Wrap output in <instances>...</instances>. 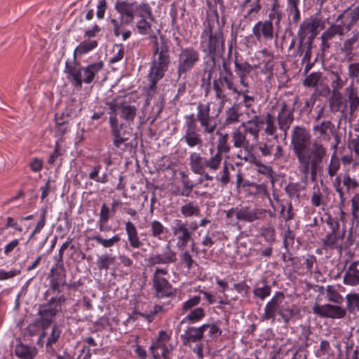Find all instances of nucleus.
<instances>
[{"mask_svg":"<svg viewBox=\"0 0 359 359\" xmlns=\"http://www.w3.org/2000/svg\"><path fill=\"white\" fill-rule=\"evenodd\" d=\"M93 241H96L97 243L101 245L105 248H109L118 243L121 238L119 235L116 234L110 238H103L100 235H95L91 237Z\"/></svg>","mask_w":359,"mask_h":359,"instance_id":"obj_43","label":"nucleus"},{"mask_svg":"<svg viewBox=\"0 0 359 359\" xmlns=\"http://www.w3.org/2000/svg\"><path fill=\"white\" fill-rule=\"evenodd\" d=\"M182 253L180 255V260L182 264L184 267L190 269L193 267L194 260L189 254V252L187 250H182Z\"/></svg>","mask_w":359,"mask_h":359,"instance_id":"obj_62","label":"nucleus"},{"mask_svg":"<svg viewBox=\"0 0 359 359\" xmlns=\"http://www.w3.org/2000/svg\"><path fill=\"white\" fill-rule=\"evenodd\" d=\"M111 210L107 205V204L103 203L101 206L99 219L97 222V225L98 226L99 230L100 231H104L107 230L105 226L108 222L109 219L111 218Z\"/></svg>","mask_w":359,"mask_h":359,"instance_id":"obj_40","label":"nucleus"},{"mask_svg":"<svg viewBox=\"0 0 359 359\" xmlns=\"http://www.w3.org/2000/svg\"><path fill=\"white\" fill-rule=\"evenodd\" d=\"M277 120L278 128L283 132L284 138H286L287 131L293 122L294 115L292 109L289 107L285 102H282L280 104Z\"/></svg>","mask_w":359,"mask_h":359,"instance_id":"obj_18","label":"nucleus"},{"mask_svg":"<svg viewBox=\"0 0 359 359\" xmlns=\"http://www.w3.org/2000/svg\"><path fill=\"white\" fill-rule=\"evenodd\" d=\"M200 48L212 60L221 56L224 51L222 31L219 28H213L209 22L205 23L201 34Z\"/></svg>","mask_w":359,"mask_h":359,"instance_id":"obj_3","label":"nucleus"},{"mask_svg":"<svg viewBox=\"0 0 359 359\" xmlns=\"http://www.w3.org/2000/svg\"><path fill=\"white\" fill-rule=\"evenodd\" d=\"M334 128V124L330 121H324L316 124L313 128L314 133L317 135L316 139L319 140H329V132H332Z\"/></svg>","mask_w":359,"mask_h":359,"instance_id":"obj_27","label":"nucleus"},{"mask_svg":"<svg viewBox=\"0 0 359 359\" xmlns=\"http://www.w3.org/2000/svg\"><path fill=\"white\" fill-rule=\"evenodd\" d=\"M320 25V20L317 18H311L307 20L303 21L299 28L297 35L299 39L305 41L306 37H309V41L312 42V40L317 35V30Z\"/></svg>","mask_w":359,"mask_h":359,"instance_id":"obj_21","label":"nucleus"},{"mask_svg":"<svg viewBox=\"0 0 359 359\" xmlns=\"http://www.w3.org/2000/svg\"><path fill=\"white\" fill-rule=\"evenodd\" d=\"M215 179L216 180L219 181L221 183V184L224 187L226 186L229 182L230 172L226 162H225L223 164L221 175L217 176Z\"/></svg>","mask_w":359,"mask_h":359,"instance_id":"obj_52","label":"nucleus"},{"mask_svg":"<svg viewBox=\"0 0 359 359\" xmlns=\"http://www.w3.org/2000/svg\"><path fill=\"white\" fill-rule=\"evenodd\" d=\"M217 140L216 144V151L213 149H210L212 156L220 168L223 155L228 154L231 151V145L229 142V135L217 131Z\"/></svg>","mask_w":359,"mask_h":359,"instance_id":"obj_19","label":"nucleus"},{"mask_svg":"<svg viewBox=\"0 0 359 359\" xmlns=\"http://www.w3.org/2000/svg\"><path fill=\"white\" fill-rule=\"evenodd\" d=\"M60 334V329L56 325L53 326L52 327L51 333L47 339L46 346H50L53 344H55V342L58 340Z\"/></svg>","mask_w":359,"mask_h":359,"instance_id":"obj_60","label":"nucleus"},{"mask_svg":"<svg viewBox=\"0 0 359 359\" xmlns=\"http://www.w3.org/2000/svg\"><path fill=\"white\" fill-rule=\"evenodd\" d=\"M332 74L331 93H341V90L346 85L347 79H342L337 72H332Z\"/></svg>","mask_w":359,"mask_h":359,"instance_id":"obj_45","label":"nucleus"},{"mask_svg":"<svg viewBox=\"0 0 359 359\" xmlns=\"http://www.w3.org/2000/svg\"><path fill=\"white\" fill-rule=\"evenodd\" d=\"M148 226L149 228V235L158 241H165L167 238L168 229L158 220L154 219L151 221Z\"/></svg>","mask_w":359,"mask_h":359,"instance_id":"obj_26","label":"nucleus"},{"mask_svg":"<svg viewBox=\"0 0 359 359\" xmlns=\"http://www.w3.org/2000/svg\"><path fill=\"white\" fill-rule=\"evenodd\" d=\"M200 61L199 52L193 47L182 48L177 58V79L186 76Z\"/></svg>","mask_w":359,"mask_h":359,"instance_id":"obj_8","label":"nucleus"},{"mask_svg":"<svg viewBox=\"0 0 359 359\" xmlns=\"http://www.w3.org/2000/svg\"><path fill=\"white\" fill-rule=\"evenodd\" d=\"M287 11L290 15H292V20L294 22L297 23L300 20V11L299 5L300 0H286Z\"/></svg>","mask_w":359,"mask_h":359,"instance_id":"obj_42","label":"nucleus"},{"mask_svg":"<svg viewBox=\"0 0 359 359\" xmlns=\"http://www.w3.org/2000/svg\"><path fill=\"white\" fill-rule=\"evenodd\" d=\"M208 326V324H203L198 327H190L186 332L187 340L191 342H197L201 340Z\"/></svg>","mask_w":359,"mask_h":359,"instance_id":"obj_41","label":"nucleus"},{"mask_svg":"<svg viewBox=\"0 0 359 359\" xmlns=\"http://www.w3.org/2000/svg\"><path fill=\"white\" fill-rule=\"evenodd\" d=\"M110 23L113 27L114 36H119L122 32V27L126 25V23L121 19L118 20L115 18L110 19Z\"/></svg>","mask_w":359,"mask_h":359,"instance_id":"obj_63","label":"nucleus"},{"mask_svg":"<svg viewBox=\"0 0 359 359\" xmlns=\"http://www.w3.org/2000/svg\"><path fill=\"white\" fill-rule=\"evenodd\" d=\"M344 282L346 285H358L359 283V271H346Z\"/></svg>","mask_w":359,"mask_h":359,"instance_id":"obj_49","label":"nucleus"},{"mask_svg":"<svg viewBox=\"0 0 359 359\" xmlns=\"http://www.w3.org/2000/svg\"><path fill=\"white\" fill-rule=\"evenodd\" d=\"M263 125V118L259 115H255L248 121L242 122L239 128L231 133L233 147L237 149L243 148L245 151L244 155L241 151H239L236 155L238 158L243 160L245 162H251L253 158L251 154L252 147L247 136L249 135L253 141L257 142Z\"/></svg>","mask_w":359,"mask_h":359,"instance_id":"obj_2","label":"nucleus"},{"mask_svg":"<svg viewBox=\"0 0 359 359\" xmlns=\"http://www.w3.org/2000/svg\"><path fill=\"white\" fill-rule=\"evenodd\" d=\"M344 34V29L342 25H333L322 34L320 39L323 40H330L336 35L342 36Z\"/></svg>","mask_w":359,"mask_h":359,"instance_id":"obj_44","label":"nucleus"},{"mask_svg":"<svg viewBox=\"0 0 359 359\" xmlns=\"http://www.w3.org/2000/svg\"><path fill=\"white\" fill-rule=\"evenodd\" d=\"M189 165L194 174L203 173L204 170L206 169H209L212 172H216L219 168L212 156L210 158H206L197 151L190 153Z\"/></svg>","mask_w":359,"mask_h":359,"instance_id":"obj_10","label":"nucleus"},{"mask_svg":"<svg viewBox=\"0 0 359 359\" xmlns=\"http://www.w3.org/2000/svg\"><path fill=\"white\" fill-rule=\"evenodd\" d=\"M294 234L290 229H287L284 233L283 245L287 251L292 247L294 242Z\"/></svg>","mask_w":359,"mask_h":359,"instance_id":"obj_55","label":"nucleus"},{"mask_svg":"<svg viewBox=\"0 0 359 359\" xmlns=\"http://www.w3.org/2000/svg\"><path fill=\"white\" fill-rule=\"evenodd\" d=\"M348 74L351 79H359V62L348 65Z\"/></svg>","mask_w":359,"mask_h":359,"instance_id":"obj_64","label":"nucleus"},{"mask_svg":"<svg viewBox=\"0 0 359 359\" xmlns=\"http://www.w3.org/2000/svg\"><path fill=\"white\" fill-rule=\"evenodd\" d=\"M327 297L329 301L337 304H341L344 301L343 297L337 292L333 286H327L326 289Z\"/></svg>","mask_w":359,"mask_h":359,"instance_id":"obj_51","label":"nucleus"},{"mask_svg":"<svg viewBox=\"0 0 359 359\" xmlns=\"http://www.w3.org/2000/svg\"><path fill=\"white\" fill-rule=\"evenodd\" d=\"M170 63V55H153L148 75L151 89H154L157 82L163 77L165 72L168 69Z\"/></svg>","mask_w":359,"mask_h":359,"instance_id":"obj_9","label":"nucleus"},{"mask_svg":"<svg viewBox=\"0 0 359 359\" xmlns=\"http://www.w3.org/2000/svg\"><path fill=\"white\" fill-rule=\"evenodd\" d=\"M344 233L345 230H344L342 233L331 231L323 239L322 242L323 245L330 248H337L338 243L344 238Z\"/></svg>","mask_w":359,"mask_h":359,"instance_id":"obj_38","label":"nucleus"},{"mask_svg":"<svg viewBox=\"0 0 359 359\" xmlns=\"http://www.w3.org/2000/svg\"><path fill=\"white\" fill-rule=\"evenodd\" d=\"M166 273V271H155L153 286L158 298L168 297L173 294L172 288L165 277Z\"/></svg>","mask_w":359,"mask_h":359,"instance_id":"obj_17","label":"nucleus"},{"mask_svg":"<svg viewBox=\"0 0 359 359\" xmlns=\"http://www.w3.org/2000/svg\"><path fill=\"white\" fill-rule=\"evenodd\" d=\"M329 107L332 113H337L346 108V105L344 104L342 93H331V95L328 100Z\"/></svg>","mask_w":359,"mask_h":359,"instance_id":"obj_36","label":"nucleus"},{"mask_svg":"<svg viewBox=\"0 0 359 359\" xmlns=\"http://www.w3.org/2000/svg\"><path fill=\"white\" fill-rule=\"evenodd\" d=\"M15 353L21 359H34L37 354V349L34 346L19 344L15 346Z\"/></svg>","mask_w":359,"mask_h":359,"instance_id":"obj_31","label":"nucleus"},{"mask_svg":"<svg viewBox=\"0 0 359 359\" xmlns=\"http://www.w3.org/2000/svg\"><path fill=\"white\" fill-rule=\"evenodd\" d=\"M140 7V4L135 1H118L114 5V9L119 13L121 20L126 23V25L134 23Z\"/></svg>","mask_w":359,"mask_h":359,"instance_id":"obj_15","label":"nucleus"},{"mask_svg":"<svg viewBox=\"0 0 359 359\" xmlns=\"http://www.w3.org/2000/svg\"><path fill=\"white\" fill-rule=\"evenodd\" d=\"M115 48L116 49V52L114 53V55L110 58L109 62L110 63H116L119 61H121L123 56L125 53V48L123 44H117L115 46Z\"/></svg>","mask_w":359,"mask_h":359,"instance_id":"obj_61","label":"nucleus"},{"mask_svg":"<svg viewBox=\"0 0 359 359\" xmlns=\"http://www.w3.org/2000/svg\"><path fill=\"white\" fill-rule=\"evenodd\" d=\"M98 45L96 40L83 41L81 42L74 51V59H76V55H85L90 51L94 50Z\"/></svg>","mask_w":359,"mask_h":359,"instance_id":"obj_39","label":"nucleus"},{"mask_svg":"<svg viewBox=\"0 0 359 359\" xmlns=\"http://www.w3.org/2000/svg\"><path fill=\"white\" fill-rule=\"evenodd\" d=\"M126 231L128 236V241L131 247L139 248L142 245V243L138 237L137 230L132 222L128 221L126 222Z\"/></svg>","mask_w":359,"mask_h":359,"instance_id":"obj_29","label":"nucleus"},{"mask_svg":"<svg viewBox=\"0 0 359 359\" xmlns=\"http://www.w3.org/2000/svg\"><path fill=\"white\" fill-rule=\"evenodd\" d=\"M325 155V147L320 140L315 139L311 144V147L306 149L297 157L299 171L306 176L311 169L312 173L315 174Z\"/></svg>","mask_w":359,"mask_h":359,"instance_id":"obj_5","label":"nucleus"},{"mask_svg":"<svg viewBox=\"0 0 359 359\" xmlns=\"http://www.w3.org/2000/svg\"><path fill=\"white\" fill-rule=\"evenodd\" d=\"M310 141L311 134L306 128L298 126L293 128L291 135V144L297 157L308 149Z\"/></svg>","mask_w":359,"mask_h":359,"instance_id":"obj_12","label":"nucleus"},{"mask_svg":"<svg viewBox=\"0 0 359 359\" xmlns=\"http://www.w3.org/2000/svg\"><path fill=\"white\" fill-rule=\"evenodd\" d=\"M346 101L348 104L351 114H353L359 107V90L355 87L353 82L345 89Z\"/></svg>","mask_w":359,"mask_h":359,"instance_id":"obj_25","label":"nucleus"},{"mask_svg":"<svg viewBox=\"0 0 359 359\" xmlns=\"http://www.w3.org/2000/svg\"><path fill=\"white\" fill-rule=\"evenodd\" d=\"M253 35L259 42L270 41L273 37V26L271 20L259 21L252 27Z\"/></svg>","mask_w":359,"mask_h":359,"instance_id":"obj_23","label":"nucleus"},{"mask_svg":"<svg viewBox=\"0 0 359 359\" xmlns=\"http://www.w3.org/2000/svg\"><path fill=\"white\" fill-rule=\"evenodd\" d=\"M313 313L323 318H341L346 314V310L339 306L324 304L315 305Z\"/></svg>","mask_w":359,"mask_h":359,"instance_id":"obj_24","label":"nucleus"},{"mask_svg":"<svg viewBox=\"0 0 359 359\" xmlns=\"http://www.w3.org/2000/svg\"><path fill=\"white\" fill-rule=\"evenodd\" d=\"M210 102H200L196 107V115L194 114L187 115V121L184 125V135L182 140L184 141L190 148L202 147L203 140L196 121L200 123L205 134H212L217 127V118L210 114Z\"/></svg>","mask_w":359,"mask_h":359,"instance_id":"obj_1","label":"nucleus"},{"mask_svg":"<svg viewBox=\"0 0 359 359\" xmlns=\"http://www.w3.org/2000/svg\"><path fill=\"white\" fill-rule=\"evenodd\" d=\"M154 55H170L169 41L165 36L161 35L159 38H154Z\"/></svg>","mask_w":359,"mask_h":359,"instance_id":"obj_30","label":"nucleus"},{"mask_svg":"<svg viewBox=\"0 0 359 359\" xmlns=\"http://www.w3.org/2000/svg\"><path fill=\"white\" fill-rule=\"evenodd\" d=\"M268 211L263 208H250L248 206L238 207L237 220L252 223L255 220L263 219Z\"/></svg>","mask_w":359,"mask_h":359,"instance_id":"obj_22","label":"nucleus"},{"mask_svg":"<svg viewBox=\"0 0 359 359\" xmlns=\"http://www.w3.org/2000/svg\"><path fill=\"white\" fill-rule=\"evenodd\" d=\"M340 163L338 158L334 156H332L330 161L328 165L327 172L330 177L336 175L337 172L339 170Z\"/></svg>","mask_w":359,"mask_h":359,"instance_id":"obj_56","label":"nucleus"},{"mask_svg":"<svg viewBox=\"0 0 359 359\" xmlns=\"http://www.w3.org/2000/svg\"><path fill=\"white\" fill-rule=\"evenodd\" d=\"M135 26L138 32L142 35H146L151 31V23L154 20L152 10L147 3H140L137 16L135 18Z\"/></svg>","mask_w":359,"mask_h":359,"instance_id":"obj_14","label":"nucleus"},{"mask_svg":"<svg viewBox=\"0 0 359 359\" xmlns=\"http://www.w3.org/2000/svg\"><path fill=\"white\" fill-rule=\"evenodd\" d=\"M235 72L239 79V82L245 88H248V83L246 81L248 75L252 70V67L247 62L239 63L235 61Z\"/></svg>","mask_w":359,"mask_h":359,"instance_id":"obj_28","label":"nucleus"},{"mask_svg":"<svg viewBox=\"0 0 359 359\" xmlns=\"http://www.w3.org/2000/svg\"><path fill=\"white\" fill-rule=\"evenodd\" d=\"M169 335L165 331L159 332L157 339L150 346V350L155 359L161 357L164 359H169L170 352L172 347L168 344Z\"/></svg>","mask_w":359,"mask_h":359,"instance_id":"obj_16","label":"nucleus"},{"mask_svg":"<svg viewBox=\"0 0 359 359\" xmlns=\"http://www.w3.org/2000/svg\"><path fill=\"white\" fill-rule=\"evenodd\" d=\"M259 149L262 156H270L273 149V144H272L271 140L269 138L266 139L264 143L260 144Z\"/></svg>","mask_w":359,"mask_h":359,"instance_id":"obj_58","label":"nucleus"},{"mask_svg":"<svg viewBox=\"0 0 359 359\" xmlns=\"http://www.w3.org/2000/svg\"><path fill=\"white\" fill-rule=\"evenodd\" d=\"M109 109V118H115L118 123L117 115L123 119L128 125L133 123L137 115V108L135 104L126 102L122 97H117L106 103Z\"/></svg>","mask_w":359,"mask_h":359,"instance_id":"obj_7","label":"nucleus"},{"mask_svg":"<svg viewBox=\"0 0 359 359\" xmlns=\"http://www.w3.org/2000/svg\"><path fill=\"white\" fill-rule=\"evenodd\" d=\"M248 89L241 90L236 92L239 95L243 97V101L241 104H243L245 109H250L255 103V98L252 96L248 95Z\"/></svg>","mask_w":359,"mask_h":359,"instance_id":"obj_50","label":"nucleus"},{"mask_svg":"<svg viewBox=\"0 0 359 359\" xmlns=\"http://www.w3.org/2000/svg\"><path fill=\"white\" fill-rule=\"evenodd\" d=\"M65 300V299L62 296L51 298L46 304L40 306L39 322L43 326L47 327L50 325L53 317L61 310V305Z\"/></svg>","mask_w":359,"mask_h":359,"instance_id":"obj_13","label":"nucleus"},{"mask_svg":"<svg viewBox=\"0 0 359 359\" xmlns=\"http://www.w3.org/2000/svg\"><path fill=\"white\" fill-rule=\"evenodd\" d=\"M321 74L319 72L310 74L304 81V85L308 87H315L320 81Z\"/></svg>","mask_w":359,"mask_h":359,"instance_id":"obj_57","label":"nucleus"},{"mask_svg":"<svg viewBox=\"0 0 359 359\" xmlns=\"http://www.w3.org/2000/svg\"><path fill=\"white\" fill-rule=\"evenodd\" d=\"M359 39V32H353V36L346 39L343 44L342 50L346 53V55H351L353 48L354 44Z\"/></svg>","mask_w":359,"mask_h":359,"instance_id":"obj_46","label":"nucleus"},{"mask_svg":"<svg viewBox=\"0 0 359 359\" xmlns=\"http://www.w3.org/2000/svg\"><path fill=\"white\" fill-rule=\"evenodd\" d=\"M101 170V165H97L93 167V170L89 173V178L100 183H106L107 182V175L104 174L102 177H99V172Z\"/></svg>","mask_w":359,"mask_h":359,"instance_id":"obj_53","label":"nucleus"},{"mask_svg":"<svg viewBox=\"0 0 359 359\" xmlns=\"http://www.w3.org/2000/svg\"><path fill=\"white\" fill-rule=\"evenodd\" d=\"M343 185L346 188L347 191L354 189L358 187L356 179L351 177L349 173H345L342 179Z\"/></svg>","mask_w":359,"mask_h":359,"instance_id":"obj_54","label":"nucleus"},{"mask_svg":"<svg viewBox=\"0 0 359 359\" xmlns=\"http://www.w3.org/2000/svg\"><path fill=\"white\" fill-rule=\"evenodd\" d=\"M180 211L181 215L186 218L201 216L200 208L194 201H187L180 207Z\"/></svg>","mask_w":359,"mask_h":359,"instance_id":"obj_32","label":"nucleus"},{"mask_svg":"<svg viewBox=\"0 0 359 359\" xmlns=\"http://www.w3.org/2000/svg\"><path fill=\"white\" fill-rule=\"evenodd\" d=\"M109 123L111 128L114 145L116 148L121 149L124 151L126 149V144L124 143L129 139V133L123 130L124 124H119L116 121L115 118H111L109 120Z\"/></svg>","mask_w":359,"mask_h":359,"instance_id":"obj_20","label":"nucleus"},{"mask_svg":"<svg viewBox=\"0 0 359 359\" xmlns=\"http://www.w3.org/2000/svg\"><path fill=\"white\" fill-rule=\"evenodd\" d=\"M198 224L196 221L188 222H182L181 219H176L172 227V231L176 238V248L178 250H184L188 243L192 242V248L194 247V242L192 235L198 229Z\"/></svg>","mask_w":359,"mask_h":359,"instance_id":"obj_6","label":"nucleus"},{"mask_svg":"<svg viewBox=\"0 0 359 359\" xmlns=\"http://www.w3.org/2000/svg\"><path fill=\"white\" fill-rule=\"evenodd\" d=\"M283 299V295L280 293L267 303L265 306V316L267 318H274L278 309L279 304Z\"/></svg>","mask_w":359,"mask_h":359,"instance_id":"obj_37","label":"nucleus"},{"mask_svg":"<svg viewBox=\"0 0 359 359\" xmlns=\"http://www.w3.org/2000/svg\"><path fill=\"white\" fill-rule=\"evenodd\" d=\"M285 191L291 198H298L300 194L299 185L296 183L289 184L285 187Z\"/></svg>","mask_w":359,"mask_h":359,"instance_id":"obj_59","label":"nucleus"},{"mask_svg":"<svg viewBox=\"0 0 359 359\" xmlns=\"http://www.w3.org/2000/svg\"><path fill=\"white\" fill-rule=\"evenodd\" d=\"M212 89L215 92L216 100L219 101L222 107H224L229 100L226 89L231 90L235 93L238 92V88L233 81L230 77L222 74L217 79L213 80Z\"/></svg>","mask_w":359,"mask_h":359,"instance_id":"obj_11","label":"nucleus"},{"mask_svg":"<svg viewBox=\"0 0 359 359\" xmlns=\"http://www.w3.org/2000/svg\"><path fill=\"white\" fill-rule=\"evenodd\" d=\"M205 316L204 309L198 307L190 311V313L185 317L184 320L190 323H195L201 320Z\"/></svg>","mask_w":359,"mask_h":359,"instance_id":"obj_47","label":"nucleus"},{"mask_svg":"<svg viewBox=\"0 0 359 359\" xmlns=\"http://www.w3.org/2000/svg\"><path fill=\"white\" fill-rule=\"evenodd\" d=\"M242 113L239 111V104H234L226 110L224 126L236 124L240 121Z\"/></svg>","mask_w":359,"mask_h":359,"instance_id":"obj_34","label":"nucleus"},{"mask_svg":"<svg viewBox=\"0 0 359 359\" xmlns=\"http://www.w3.org/2000/svg\"><path fill=\"white\" fill-rule=\"evenodd\" d=\"M72 240L68 238L67 241H65L60 247L59 250V255L57 257L54 258L55 264L50 269H60L63 267V261H62V255L64 251L67 249L69 247Z\"/></svg>","mask_w":359,"mask_h":359,"instance_id":"obj_48","label":"nucleus"},{"mask_svg":"<svg viewBox=\"0 0 359 359\" xmlns=\"http://www.w3.org/2000/svg\"><path fill=\"white\" fill-rule=\"evenodd\" d=\"M177 260L176 254L175 252H169L163 254H158L151 256L149 259V262L152 265L155 264H167L174 263Z\"/></svg>","mask_w":359,"mask_h":359,"instance_id":"obj_33","label":"nucleus"},{"mask_svg":"<svg viewBox=\"0 0 359 359\" xmlns=\"http://www.w3.org/2000/svg\"><path fill=\"white\" fill-rule=\"evenodd\" d=\"M264 120V125H265L264 132L268 136H272L274 140H277L278 138L277 134V126L275 122V118L271 114L267 113Z\"/></svg>","mask_w":359,"mask_h":359,"instance_id":"obj_35","label":"nucleus"},{"mask_svg":"<svg viewBox=\"0 0 359 359\" xmlns=\"http://www.w3.org/2000/svg\"><path fill=\"white\" fill-rule=\"evenodd\" d=\"M104 62L99 61L88 65L86 67H81L76 63V59L72 62H66L65 72L68 74L67 78L71 80L73 85L77 88H81L82 83H90L95 75L102 69Z\"/></svg>","mask_w":359,"mask_h":359,"instance_id":"obj_4","label":"nucleus"}]
</instances>
